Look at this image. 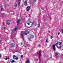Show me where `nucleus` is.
Segmentation results:
<instances>
[{
    "instance_id": "36",
    "label": "nucleus",
    "mask_w": 63,
    "mask_h": 63,
    "mask_svg": "<svg viewBox=\"0 0 63 63\" xmlns=\"http://www.w3.org/2000/svg\"><path fill=\"white\" fill-rule=\"evenodd\" d=\"M59 43H58V42H57L56 43V44H57V45H58Z\"/></svg>"
},
{
    "instance_id": "7",
    "label": "nucleus",
    "mask_w": 63,
    "mask_h": 63,
    "mask_svg": "<svg viewBox=\"0 0 63 63\" xmlns=\"http://www.w3.org/2000/svg\"><path fill=\"white\" fill-rule=\"evenodd\" d=\"M52 47L54 50L55 51V50H56V48H55V45H53Z\"/></svg>"
},
{
    "instance_id": "14",
    "label": "nucleus",
    "mask_w": 63,
    "mask_h": 63,
    "mask_svg": "<svg viewBox=\"0 0 63 63\" xmlns=\"http://www.w3.org/2000/svg\"><path fill=\"white\" fill-rule=\"evenodd\" d=\"M28 39L29 41H31V38L29 37L28 38Z\"/></svg>"
},
{
    "instance_id": "34",
    "label": "nucleus",
    "mask_w": 63,
    "mask_h": 63,
    "mask_svg": "<svg viewBox=\"0 0 63 63\" xmlns=\"http://www.w3.org/2000/svg\"><path fill=\"white\" fill-rule=\"evenodd\" d=\"M62 32H63V28L62 29Z\"/></svg>"
},
{
    "instance_id": "21",
    "label": "nucleus",
    "mask_w": 63,
    "mask_h": 63,
    "mask_svg": "<svg viewBox=\"0 0 63 63\" xmlns=\"http://www.w3.org/2000/svg\"><path fill=\"white\" fill-rule=\"evenodd\" d=\"M25 26L26 27H27V28H30L31 27V26H30L28 27H27V26H26V24H25Z\"/></svg>"
},
{
    "instance_id": "5",
    "label": "nucleus",
    "mask_w": 63,
    "mask_h": 63,
    "mask_svg": "<svg viewBox=\"0 0 63 63\" xmlns=\"http://www.w3.org/2000/svg\"><path fill=\"white\" fill-rule=\"evenodd\" d=\"M41 52L40 51L39 52L38 58L39 60H40V59H41Z\"/></svg>"
},
{
    "instance_id": "32",
    "label": "nucleus",
    "mask_w": 63,
    "mask_h": 63,
    "mask_svg": "<svg viewBox=\"0 0 63 63\" xmlns=\"http://www.w3.org/2000/svg\"><path fill=\"white\" fill-rule=\"evenodd\" d=\"M55 45V46H57V44H56H56H55V45Z\"/></svg>"
},
{
    "instance_id": "13",
    "label": "nucleus",
    "mask_w": 63,
    "mask_h": 63,
    "mask_svg": "<svg viewBox=\"0 0 63 63\" xmlns=\"http://www.w3.org/2000/svg\"><path fill=\"white\" fill-rule=\"evenodd\" d=\"M10 62H11V63H14V62H15L16 61L14 60H11L10 61Z\"/></svg>"
},
{
    "instance_id": "20",
    "label": "nucleus",
    "mask_w": 63,
    "mask_h": 63,
    "mask_svg": "<svg viewBox=\"0 0 63 63\" xmlns=\"http://www.w3.org/2000/svg\"><path fill=\"white\" fill-rule=\"evenodd\" d=\"M20 3V0H18V4Z\"/></svg>"
},
{
    "instance_id": "49",
    "label": "nucleus",
    "mask_w": 63,
    "mask_h": 63,
    "mask_svg": "<svg viewBox=\"0 0 63 63\" xmlns=\"http://www.w3.org/2000/svg\"><path fill=\"white\" fill-rule=\"evenodd\" d=\"M38 52H37V53H38Z\"/></svg>"
},
{
    "instance_id": "2",
    "label": "nucleus",
    "mask_w": 63,
    "mask_h": 63,
    "mask_svg": "<svg viewBox=\"0 0 63 63\" xmlns=\"http://www.w3.org/2000/svg\"><path fill=\"white\" fill-rule=\"evenodd\" d=\"M30 9V6H28L26 9L27 12H28Z\"/></svg>"
},
{
    "instance_id": "46",
    "label": "nucleus",
    "mask_w": 63,
    "mask_h": 63,
    "mask_svg": "<svg viewBox=\"0 0 63 63\" xmlns=\"http://www.w3.org/2000/svg\"><path fill=\"white\" fill-rule=\"evenodd\" d=\"M1 55L0 54V57H1Z\"/></svg>"
},
{
    "instance_id": "50",
    "label": "nucleus",
    "mask_w": 63,
    "mask_h": 63,
    "mask_svg": "<svg viewBox=\"0 0 63 63\" xmlns=\"http://www.w3.org/2000/svg\"><path fill=\"white\" fill-rule=\"evenodd\" d=\"M42 13H43V14H44V12H42Z\"/></svg>"
},
{
    "instance_id": "25",
    "label": "nucleus",
    "mask_w": 63,
    "mask_h": 63,
    "mask_svg": "<svg viewBox=\"0 0 63 63\" xmlns=\"http://www.w3.org/2000/svg\"><path fill=\"white\" fill-rule=\"evenodd\" d=\"M35 60L36 61H38V59H35Z\"/></svg>"
},
{
    "instance_id": "31",
    "label": "nucleus",
    "mask_w": 63,
    "mask_h": 63,
    "mask_svg": "<svg viewBox=\"0 0 63 63\" xmlns=\"http://www.w3.org/2000/svg\"><path fill=\"white\" fill-rule=\"evenodd\" d=\"M29 21V22H30V21L29 20H28V21H26V22H28V21Z\"/></svg>"
},
{
    "instance_id": "26",
    "label": "nucleus",
    "mask_w": 63,
    "mask_h": 63,
    "mask_svg": "<svg viewBox=\"0 0 63 63\" xmlns=\"http://www.w3.org/2000/svg\"><path fill=\"white\" fill-rule=\"evenodd\" d=\"M58 43L59 44H61V45L62 44V43L61 42H58Z\"/></svg>"
},
{
    "instance_id": "1",
    "label": "nucleus",
    "mask_w": 63,
    "mask_h": 63,
    "mask_svg": "<svg viewBox=\"0 0 63 63\" xmlns=\"http://www.w3.org/2000/svg\"><path fill=\"white\" fill-rule=\"evenodd\" d=\"M13 57L14 59H16V60H18V58L15 55H14L13 56Z\"/></svg>"
},
{
    "instance_id": "43",
    "label": "nucleus",
    "mask_w": 63,
    "mask_h": 63,
    "mask_svg": "<svg viewBox=\"0 0 63 63\" xmlns=\"http://www.w3.org/2000/svg\"><path fill=\"white\" fill-rule=\"evenodd\" d=\"M1 63H4V62H1Z\"/></svg>"
},
{
    "instance_id": "40",
    "label": "nucleus",
    "mask_w": 63,
    "mask_h": 63,
    "mask_svg": "<svg viewBox=\"0 0 63 63\" xmlns=\"http://www.w3.org/2000/svg\"><path fill=\"white\" fill-rule=\"evenodd\" d=\"M28 25H30V24L29 23H28Z\"/></svg>"
},
{
    "instance_id": "18",
    "label": "nucleus",
    "mask_w": 63,
    "mask_h": 63,
    "mask_svg": "<svg viewBox=\"0 0 63 63\" xmlns=\"http://www.w3.org/2000/svg\"><path fill=\"white\" fill-rule=\"evenodd\" d=\"M5 60H7V59H10V58H5Z\"/></svg>"
},
{
    "instance_id": "47",
    "label": "nucleus",
    "mask_w": 63,
    "mask_h": 63,
    "mask_svg": "<svg viewBox=\"0 0 63 63\" xmlns=\"http://www.w3.org/2000/svg\"><path fill=\"white\" fill-rule=\"evenodd\" d=\"M0 7H1V8H2V6H0Z\"/></svg>"
},
{
    "instance_id": "45",
    "label": "nucleus",
    "mask_w": 63,
    "mask_h": 63,
    "mask_svg": "<svg viewBox=\"0 0 63 63\" xmlns=\"http://www.w3.org/2000/svg\"><path fill=\"white\" fill-rule=\"evenodd\" d=\"M1 40H0V43H1Z\"/></svg>"
},
{
    "instance_id": "51",
    "label": "nucleus",
    "mask_w": 63,
    "mask_h": 63,
    "mask_svg": "<svg viewBox=\"0 0 63 63\" xmlns=\"http://www.w3.org/2000/svg\"><path fill=\"white\" fill-rule=\"evenodd\" d=\"M25 47H26V46H24Z\"/></svg>"
},
{
    "instance_id": "16",
    "label": "nucleus",
    "mask_w": 63,
    "mask_h": 63,
    "mask_svg": "<svg viewBox=\"0 0 63 63\" xmlns=\"http://www.w3.org/2000/svg\"><path fill=\"white\" fill-rule=\"evenodd\" d=\"M25 32L26 33L28 34L30 32H29L27 30H26L25 31Z\"/></svg>"
},
{
    "instance_id": "9",
    "label": "nucleus",
    "mask_w": 63,
    "mask_h": 63,
    "mask_svg": "<svg viewBox=\"0 0 63 63\" xmlns=\"http://www.w3.org/2000/svg\"><path fill=\"white\" fill-rule=\"evenodd\" d=\"M15 44L14 43H12L11 45V46L12 47H13L15 46Z\"/></svg>"
},
{
    "instance_id": "33",
    "label": "nucleus",
    "mask_w": 63,
    "mask_h": 63,
    "mask_svg": "<svg viewBox=\"0 0 63 63\" xmlns=\"http://www.w3.org/2000/svg\"><path fill=\"white\" fill-rule=\"evenodd\" d=\"M17 5V4H16V6H15V7H16H16H17V6H16Z\"/></svg>"
},
{
    "instance_id": "22",
    "label": "nucleus",
    "mask_w": 63,
    "mask_h": 63,
    "mask_svg": "<svg viewBox=\"0 0 63 63\" xmlns=\"http://www.w3.org/2000/svg\"><path fill=\"white\" fill-rule=\"evenodd\" d=\"M30 37L31 38H33L34 37V35H31L30 36Z\"/></svg>"
},
{
    "instance_id": "4",
    "label": "nucleus",
    "mask_w": 63,
    "mask_h": 63,
    "mask_svg": "<svg viewBox=\"0 0 63 63\" xmlns=\"http://www.w3.org/2000/svg\"><path fill=\"white\" fill-rule=\"evenodd\" d=\"M21 37H22V39L23 40V41H24V40H25V39L24 38V37H23V35H24V34L22 32H21Z\"/></svg>"
},
{
    "instance_id": "24",
    "label": "nucleus",
    "mask_w": 63,
    "mask_h": 63,
    "mask_svg": "<svg viewBox=\"0 0 63 63\" xmlns=\"http://www.w3.org/2000/svg\"><path fill=\"white\" fill-rule=\"evenodd\" d=\"M28 33H26V32H25V33H24V34L25 35H27V34H28Z\"/></svg>"
},
{
    "instance_id": "15",
    "label": "nucleus",
    "mask_w": 63,
    "mask_h": 63,
    "mask_svg": "<svg viewBox=\"0 0 63 63\" xmlns=\"http://www.w3.org/2000/svg\"><path fill=\"white\" fill-rule=\"evenodd\" d=\"M27 63H30L29 62V60L27 59Z\"/></svg>"
},
{
    "instance_id": "11",
    "label": "nucleus",
    "mask_w": 63,
    "mask_h": 63,
    "mask_svg": "<svg viewBox=\"0 0 63 63\" xmlns=\"http://www.w3.org/2000/svg\"><path fill=\"white\" fill-rule=\"evenodd\" d=\"M9 21H10L9 20H7V24L8 25H10V23Z\"/></svg>"
},
{
    "instance_id": "38",
    "label": "nucleus",
    "mask_w": 63,
    "mask_h": 63,
    "mask_svg": "<svg viewBox=\"0 0 63 63\" xmlns=\"http://www.w3.org/2000/svg\"><path fill=\"white\" fill-rule=\"evenodd\" d=\"M16 29H17V28H15V30H16Z\"/></svg>"
},
{
    "instance_id": "10",
    "label": "nucleus",
    "mask_w": 63,
    "mask_h": 63,
    "mask_svg": "<svg viewBox=\"0 0 63 63\" xmlns=\"http://www.w3.org/2000/svg\"><path fill=\"white\" fill-rule=\"evenodd\" d=\"M24 4L26 6H27V1H26L25 2Z\"/></svg>"
},
{
    "instance_id": "42",
    "label": "nucleus",
    "mask_w": 63,
    "mask_h": 63,
    "mask_svg": "<svg viewBox=\"0 0 63 63\" xmlns=\"http://www.w3.org/2000/svg\"><path fill=\"white\" fill-rule=\"evenodd\" d=\"M32 26H31V27L33 25V24H32Z\"/></svg>"
},
{
    "instance_id": "27",
    "label": "nucleus",
    "mask_w": 63,
    "mask_h": 63,
    "mask_svg": "<svg viewBox=\"0 0 63 63\" xmlns=\"http://www.w3.org/2000/svg\"><path fill=\"white\" fill-rule=\"evenodd\" d=\"M23 56L22 55H21V58H23Z\"/></svg>"
},
{
    "instance_id": "3",
    "label": "nucleus",
    "mask_w": 63,
    "mask_h": 63,
    "mask_svg": "<svg viewBox=\"0 0 63 63\" xmlns=\"http://www.w3.org/2000/svg\"><path fill=\"white\" fill-rule=\"evenodd\" d=\"M16 21L17 23V26H18V24H19V22H20V20L19 19H18Z\"/></svg>"
},
{
    "instance_id": "41",
    "label": "nucleus",
    "mask_w": 63,
    "mask_h": 63,
    "mask_svg": "<svg viewBox=\"0 0 63 63\" xmlns=\"http://www.w3.org/2000/svg\"><path fill=\"white\" fill-rule=\"evenodd\" d=\"M30 14H29V17H30Z\"/></svg>"
},
{
    "instance_id": "17",
    "label": "nucleus",
    "mask_w": 63,
    "mask_h": 63,
    "mask_svg": "<svg viewBox=\"0 0 63 63\" xmlns=\"http://www.w3.org/2000/svg\"><path fill=\"white\" fill-rule=\"evenodd\" d=\"M1 11H4V9L2 7L1 8Z\"/></svg>"
},
{
    "instance_id": "19",
    "label": "nucleus",
    "mask_w": 63,
    "mask_h": 63,
    "mask_svg": "<svg viewBox=\"0 0 63 63\" xmlns=\"http://www.w3.org/2000/svg\"><path fill=\"white\" fill-rule=\"evenodd\" d=\"M55 54L56 55V56H57V55H58V54L57 52L55 53Z\"/></svg>"
},
{
    "instance_id": "35",
    "label": "nucleus",
    "mask_w": 63,
    "mask_h": 63,
    "mask_svg": "<svg viewBox=\"0 0 63 63\" xmlns=\"http://www.w3.org/2000/svg\"><path fill=\"white\" fill-rule=\"evenodd\" d=\"M38 27H40V25L39 24L38 25Z\"/></svg>"
},
{
    "instance_id": "52",
    "label": "nucleus",
    "mask_w": 63,
    "mask_h": 63,
    "mask_svg": "<svg viewBox=\"0 0 63 63\" xmlns=\"http://www.w3.org/2000/svg\"><path fill=\"white\" fill-rule=\"evenodd\" d=\"M53 4H54V2H53Z\"/></svg>"
},
{
    "instance_id": "48",
    "label": "nucleus",
    "mask_w": 63,
    "mask_h": 63,
    "mask_svg": "<svg viewBox=\"0 0 63 63\" xmlns=\"http://www.w3.org/2000/svg\"><path fill=\"white\" fill-rule=\"evenodd\" d=\"M4 29H6V28L5 27H4Z\"/></svg>"
},
{
    "instance_id": "28",
    "label": "nucleus",
    "mask_w": 63,
    "mask_h": 63,
    "mask_svg": "<svg viewBox=\"0 0 63 63\" xmlns=\"http://www.w3.org/2000/svg\"><path fill=\"white\" fill-rule=\"evenodd\" d=\"M36 0H33L34 2H36Z\"/></svg>"
},
{
    "instance_id": "12",
    "label": "nucleus",
    "mask_w": 63,
    "mask_h": 63,
    "mask_svg": "<svg viewBox=\"0 0 63 63\" xmlns=\"http://www.w3.org/2000/svg\"><path fill=\"white\" fill-rule=\"evenodd\" d=\"M30 23H32V24H33L34 23L35 24H36V23H35V21H34L33 22H30Z\"/></svg>"
},
{
    "instance_id": "37",
    "label": "nucleus",
    "mask_w": 63,
    "mask_h": 63,
    "mask_svg": "<svg viewBox=\"0 0 63 63\" xmlns=\"http://www.w3.org/2000/svg\"><path fill=\"white\" fill-rule=\"evenodd\" d=\"M60 33H59V32H58V35H60Z\"/></svg>"
},
{
    "instance_id": "23",
    "label": "nucleus",
    "mask_w": 63,
    "mask_h": 63,
    "mask_svg": "<svg viewBox=\"0 0 63 63\" xmlns=\"http://www.w3.org/2000/svg\"><path fill=\"white\" fill-rule=\"evenodd\" d=\"M14 32L15 33H16V30H14Z\"/></svg>"
},
{
    "instance_id": "39",
    "label": "nucleus",
    "mask_w": 63,
    "mask_h": 63,
    "mask_svg": "<svg viewBox=\"0 0 63 63\" xmlns=\"http://www.w3.org/2000/svg\"><path fill=\"white\" fill-rule=\"evenodd\" d=\"M48 32L49 33H50V32L49 31H48Z\"/></svg>"
},
{
    "instance_id": "6",
    "label": "nucleus",
    "mask_w": 63,
    "mask_h": 63,
    "mask_svg": "<svg viewBox=\"0 0 63 63\" xmlns=\"http://www.w3.org/2000/svg\"><path fill=\"white\" fill-rule=\"evenodd\" d=\"M4 14L0 12V17H4Z\"/></svg>"
},
{
    "instance_id": "30",
    "label": "nucleus",
    "mask_w": 63,
    "mask_h": 63,
    "mask_svg": "<svg viewBox=\"0 0 63 63\" xmlns=\"http://www.w3.org/2000/svg\"><path fill=\"white\" fill-rule=\"evenodd\" d=\"M48 42V41H47V39L46 41V43H47V42Z\"/></svg>"
},
{
    "instance_id": "8",
    "label": "nucleus",
    "mask_w": 63,
    "mask_h": 63,
    "mask_svg": "<svg viewBox=\"0 0 63 63\" xmlns=\"http://www.w3.org/2000/svg\"><path fill=\"white\" fill-rule=\"evenodd\" d=\"M59 46H60V47H58V46H57L56 47H57L58 48V47H59V48H60V49H61V47H62V45H61L60 44H59Z\"/></svg>"
},
{
    "instance_id": "44",
    "label": "nucleus",
    "mask_w": 63,
    "mask_h": 63,
    "mask_svg": "<svg viewBox=\"0 0 63 63\" xmlns=\"http://www.w3.org/2000/svg\"><path fill=\"white\" fill-rule=\"evenodd\" d=\"M22 44H23V43H21V45H22Z\"/></svg>"
},
{
    "instance_id": "29",
    "label": "nucleus",
    "mask_w": 63,
    "mask_h": 63,
    "mask_svg": "<svg viewBox=\"0 0 63 63\" xmlns=\"http://www.w3.org/2000/svg\"><path fill=\"white\" fill-rule=\"evenodd\" d=\"M50 38L51 39H52V36H51L50 37Z\"/></svg>"
}]
</instances>
